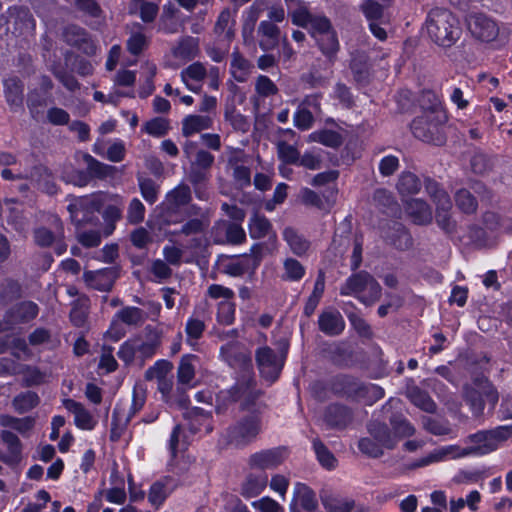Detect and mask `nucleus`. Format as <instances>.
<instances>
[{"label": "nucleus", "instance_id": "nucleus-1", "mask_svg": "<svg viewBox=\"0 0 512 512\" xmlns=\"http://www.w3.org/2000/svg\"><path fill=\"white\" fill-rule=\"evenodd\" d=\"M426 29L430 39L444 48L454 45L462 34L458 19L443 8H435L429 12Z\"/></svg>", "mask_w": 512, "mask_h": 512}, {"label": "nucleus", "instance_id": "nucleus-2", "mask_svg": "<svg viewBox=\"0 0 512 512\" xmlns=\"http://www.w3.org/2000/svg\"><path fill=\"white\" fill-rule=\"evenodd\" d=\"M330 390L336 396L364 400L368 404H372L384 396L382 387L366 384L348 374H339L333 377L330 381Z\"/></svg>", "mask_w": 512, "mask_h": 512}, {"label": "nucleus", "instance_id": "nucleus-3", "mask_svg": "<svg viewBox=\"0 0 512 512\" xmlns=\"http://www.w3.org/2000/svg\"><path fill=\"white\" fill-rule=\"evenodd\" d=\"M264 391L256 388L254 373L240 374L235 385L227 391L230 402H240V411L258 412L262 414L267 409V404L260 401Z\"/></svg>", "mask_w": 512, "mask_h": 512}, {"label": "nucleus", "instance_id": "nucleus-4", "mask_svg": "<svg viewBox=\"0 0 512 512\" xmlns=\"http://www.w3.org/2000/svg\"><path fill=\"white\" fill-rule=\"evenodd\" d=\"M463 398L470 406L473 415L480 417L484 413L485 403L489 405V411L495 409L499 400V393L492 382L483 374L473 377L472 385L463 386Z\"/></svg>", "mask_w": 512, "mask_h": 512}, {"label": "nucleus", "instance_id": "nucleus-5", "mask_svg": "<svg viewBox=\"0 0 512 512\" xmlns=\"http://www.w3.org/2000/svg\"><path fill=\"white\" fill-rule=\"evenodd\" d=\"M341 295H355L366 306L379 301L382 288L378 281L367 271L353 273L340 288Z\"/></svg>", "mask_w": 512, "mask_h": 512}, {"label": "nucleus", "instance_id": "nucleus-6", "mask_svg": "<svg viewBox=\"0 0 512 512\" xmlns=\"http://www.w3.org/2000/svg\"><path fill=\"white\" fill-rule=\"evenodd\" d=\"M447 120L443 111L432 109L416 117L410 125L413 135L427 143H436L439 139V129Z\"/></svg>", "mask_w": 512, "mask_h": 512}, {"label": "nucleus", "instance_id": "nucleus-7", "mask_svg": "<svg viewBox=\"0 0 512 512\" xmlns=\"http://www.w3.org/2000/svg\"><path fill=\"white\" fill-rule=\"evenodd\" d=\"M261 414L249 412L227 430L229 442L236 446H245L256 439L261 431Z\"/></svg>", "mask_w": 512, "mask_h": 512}, {"label": "nucleus", "instance_id": "nucleus-8", "mask_svg": "<svg viewBox=\"0 0 512 512\" xmlns=\"http://www.w3.org/2000/svg\"><path fill=\"white\" fill-rule=\"evenodd\" d=\"M104 205V199L101 194H93L90 197H80L75 199L74 203L69 204L68 211L71 220L77 227L94 223V212H99Z\"/></svg>", "mask_w": 512, "mask_h": 512}, {"label": "nucleus", "instance_id": "nucleus-9", "mask_svg": "<svg viewBox=\"0 0 512 512\" xmlns=\"http://www.w3.org/2000/svg\"><path fill=\"white\" fill-rule=\"evenodd\" d=\"M7 30L14 35L28 34L35 29V19L26 6H13L6 12Z\"/></svg>", "mask_w": 512, "mask_h": 512}, {"label": "nucleus", "instance_id": "nucleus-10", "mask_svg": "<svg viewBox=\"0 0 512 512\" xmlns=\"http://www.w3.org/2000/svg\"><path fill=\"white\" fill-rule=\"evenodd\" d=\"M381 238L397 250L405 251L412 247L413 239L406 227L398 221H388L381 227Z\"/></svg>", "mask_w": 512, "mask_h": 512}, {"label": "nucleus", "instance_id": "nucleus-11", "mask_svg": "<svg viewBox=\"0 0 512 512\" xmlns=\"http://www.w3.org/2000/svg\"><path fill=\"white\" fill-rule=\"evenodd\" d=\"M255 359L261 376L267 381L274 382L282 369V363L275 351L268 346L260 347L256 350Z\"/></svg>", "mask_w": 512, "mask_h": 512}, {"label": "nucleus", "instance_id": "nucleus-12", "mask_svg": "<svg viewBox=\"0 0 512 512\" xmlns=\"http://www.w3.org/2000/svg\"><path fill=\"white\" fill-rule=\"evenodd\" d=\"M467 25L472 36L482 42L495 40L499 33L496 22L481 13L470 15L467 19Z\"/></svg>", "mask_w": 512, "mask_h": 512}, {"label": "nucleus", "instance_id": "nucleus-13", "mask_svg": "<svg viewBox=\"0 0 512 512\" xmlns=\"http://www.w3.org/2000/svg\"><path fill=\"white\" fill-rule=\"evenodd\" d=\"M39 307L33 301H22L8 309L4 314L5 323L10 330L16 325L26 324L37 317Z\"/></svg>", "mask_w": 512, "mask_h": 512}, {"label": "nucleus", "instance_id": "nucleus-14", "mask_svg": "<svg viewBox=\"0 0 512 512\" xmlns=\"http://www.w3.org/2000/svg\"><path fill=\"white\" fill-rule=\"evenodd\" d=\"M120 275L118 266L108 267L97 271H85L83 279L86 284L99 291H111L116 279Z\"/></svg>", "mask_w": 512, "mask_h": 512}, {"label": "nucleus", "instance_id": "nucleus-15", "mask_svg": "<svg viewBox=\"0 0 512 512\" xmlns=\"http://www.w3.org/2000/svg\"><path fill=\"white\" fill-rule=\"evenodd\" d=\"M354 414L350 407L340 404H329L324 411L325 424L335 430H344L353 421Z\"/></svg>", "mask_w": 512, "mask_h": 512}, {"label": "nucleus", "instance_id": "nucleus-16", "mask_svg": "<svg viewBox=\"0 0 512 512\" xmlns=\"http://www.w3.org/2000/svg\"><path fill=\"white\" fill-rule=\"evenodd\" d=\"M505 429L501 426L491 430L478 431L475 434L468 436V440L471 443L477 444L476 448H481V455L494 451L497 448L499 442L505 441L504 435Z\"/></svg>", "mask_w": 512, "mask_h": 512}, {"label": "nucleus", "instance_id": "nucleus-17", "mask_svg": "<svg viewBox=\"0 0 512 512\" xmlns=\"http://www.w3.org/2000/svg\"><path fill=\"white\" fill-rule=\"evenodd\" d=\"M317 508L315 492L306 484L297 483L290 507L291 512H315Z\"/></svg>", "mask_w": 512, "mask_h": 512}, {"label": "nucleus", "instance_id": "nucleus-18", "mask_svg": "<svg viewBox=\"0 0 512 512\" xmlns=\"http://www.w3.org/2000/svg\"><path fill=\"white\" fill-rule=\"evenodd\" d=\"M285 448H273L252 454L249 458V465L252 468L261 470L272 469L284 461Z\"/></svg>", "mask_w": 512, "mask_h": 512}, {"label": "nucleus", "instance_id": "nucleus-19", "mask_svg": "<svg viewBox=\"0 0 512 512\" xmlns=\"http://www.w3.org/2000/svg\"><path fill=\"white\" fill-rule=\"evenodd\" d=\"M318 327L328 336H338L345 329V321L338 310L326 309L319 315Z\"/></svg>", "mask_w": 512, "mask_h": 512}, {"label": "nucleus", "instance_id": "nucleus-20", "mask_svg": "<svg viewBox=\"0 0 512 512\" xmlns=\"http://www.w3.org/2000/svg\"><path fill=\"white\" fill-rule=\"evenodd\" d=\"M24 84L18 77H11L4 81L5 98L10 109L17 112L23 109Z\"/></svg>", "mask_w": 512, "mask_h": 512}, {"label": "nucleus", "instance_id": "nucleus-21", "mask_svg": "<svg viewBox=\"0 0 512 512\" xmlns=\"http://www.w3.org/2000/svg\"><path fill=\"white\" fill-rule=\"evenodd\" d=\"M367 430L371 437L386 449H394L397 444L391 429L384 422L371 420L367 423Z\"/></svg>", "mask_w": 512, "mask_h": 512}, {"label": "nucleus", "instance_id": "nucleus-22", "mask_svg": "<svg viewBox=\"0 0 512 512\" xmlns=\"http://www.w3.org/2000/svg\"><path fill=\"white\" fill-rule=\"evenodd\" d=\"M55 232L47 227L41 226L33 230L34 242L41 248L51 247L57 238H64V227L60 218H54Z\"/></svg>", "mask_w": 512, "mask_h": 512}, {"label": "nucleus", "instance_id": "nucleus-23", "mask_svg": "<svg viewBox=\"0 0 512 512\" xmlns=\"http://www.w3.org/2000/svg\"><path fill=\"white\" fill-rule=\"evenodd\" d=\"M406 397L419 409L427 413H435L437 405L430 397L427 391L421 389L416 385H407L405 391Z\"/></svg>", "mask_w": 512, "mask_h": 512}, {"label": "nucleus", "instance_id": "nucleus-24", "mask_svg": "<svg viewBox=\"0 0 512 512\" xmlns=\"http://www.w3.org/2000/svg\"><path fill=\"white\" fill-rule=\"evenodd\" d=\"M319 497L327 512H350L355 507L354 500L342 499L329 489H322Z\"/></svg>", "mask_w": 512, "mask_h": 512}, {"label": "nucleus", "instance_id": "nucleus-25", "mask_svg": "<svg viewBox=\"0 0 512 512\" xmlns=\"http://www.w3.org/2000/svg\"><path fill=\"white\" fill-rule=\"evenodd\" d=\"M64 407L75 415V424L80 429L91 430L95 421L91 413L85 407L73 399H64Z\"/></svg>", "mask_w": 512, "mask_h": 512}, {"label": "nucleus", "instance_id": "nucleus-26", "mask_svg": "<svg viewBox=\"0 0 512 512\" xmlns=\"http://www.w3.org/2000/svg\"><path fill=\"white\" fill-rule=\"evenodd\" d=\"M30 177L37 183L38 189L49 194L55 195L58 191L50 170L44 165H36L30 171Z\"/></svg>", "mask_w": 512, "mask_h": 512}, {"label": "nucleus", "instance_id": "nucleus-27", "mask_svg": "<svg viewBox=\"0 0 512 512\" xmlns=\"http://www.w3.org/2000/svg\"><path fill=\"white\" fill-rule=\"evenodd\" d=\"M222 354L226 362L234 369H238L241 374L253 373L252 358L249 353L239 350H227L222 348Z\"/></svg>", "mask_w": 512, "mask_h": 512}, {"label": "nucleus", "instance_id": "nucleus-28", "mask_svg": "<svg viewBox=\"0 0 512 512\" xmlns=\"http://www.w3.org/2000/svg\"><path fill=\"white\" fill-rule=\"evenodd\" d=\"M451 200L442 199V204L436 206L435 220L437 225L448 235L456 233L457 222L452 218L450 210Z\"/></svg>", "mask_w": 512, "mask_h": 512}, {"label": "nucleus", "instance_id": "nucleus-29", "mask_svg": "<svg viewBox=\"0 0 512 512\" xmlns=\"http://www.w3.org/2000/svg\"><path fill=\"white\" fill-rule=\"evenodd\" d=\"M1 439L7 445L9 452L6 457L2 458V461L6 464L18 463L22 454V443L19 437L9 430H3Z\"/></svg>", "mask_w": 512, "mask_h": 512}, {"label": "nucleus", "instance_id": "nucleus-30", "mask_svg": "<svg viewBox=\"0 0 512 512\" xmlns=\"http://www.w3.org/2000/svg\"><path fill=\"white\" fill-rule=\"evenodd\" d=\"M322 54L333 63L339 51V41L336 31L333 29L315 39Z\"/></svg>", "mask_w": 512, "mask_h": 512}, {"label": "nucleus", "instance_id": "nucleus-31", "mask_svg": "<svg viewBox=\"0 0 512 512\" xmlns=\"http://www.w3.org/2000/svg\"><path fill=\"white\" fill-rule=\"evenodd\" d=\"M389 423L392 427L391 432L395 440H397V438L411 437L415 433L414 426L402 413H392L389 417Z\"/></svg>", "mask_w": 512, "mask_h": 512}, {"label": "nucleus", "instance_id": "nucleus-32", "mask_svg": "<svg viewBox=\"0 0 512 512\" xmlns=\"http://www.w3.org/2000/svg\"><path fill=\"white\" fill-rule=\"evenodd\" d=\"M407 211L417 224H427L432 220L430 206L422 199H411L408 201Z\"/></svg>", "mask_w": 512, "mask_h": 512}, {"label": "nucleus", "instance_id": "nucleus-33", "mask_svg": "<svg viewBox=\"0 0 512 512\" xmlns=\"http://www.w3.org/2000/svg\"><path fill=\"white\" fill-rule=\"evenodd\" d=\"M283 237L295 255H304L310 247V242L293 227H286Z\"/></svg>", "mask_w": 512, "mask_h": 512}, {"label": "nucleus", "instance_id": "nucleus-34", "mask_svg": "<svg viewBox=\"0 0 512 512\" xmlns=\"http://www.w3.org/2000/svg\"><path fill=\"white\" fill-rule=\"evenodd\" d=\"M249 234L253 239H261L272 232L271 222L264 216L254 211L249 221Z\"/></svg>", "mask_w": 512, "mask_h": 512}, {"label": "nucleus", "instance_id": "nucleus-35", "mask_svg": "<svg viewBox=\"0 0 512 512\" xmlns=\"http://www.w3.org/2000/svg\"><path fill=\"white\" fill-rule=\"evenodd\" d=\"M231 21V11L226 8L218 16V19L214 26V33L218 37H223L228 43H230L235 37V29L233 28L235 21L232 20V25H229Z\"/></svg>", "mask_w": 512, "mask_h": 512}, {"label": "nucleus", "instance_id": "nucleus-36", "mask_svg": "<svg viewBox=\"0 0 512 512\" xmlns=\"http://www.w3.org/2000/svg\"><path fill=\"white\" fill-rule=\"evenodd\" d=\"M456 207L467 215L475 214L478 209V201L469 189L461 188L454 195Z\"/></svg>", "mask_w": 512, "mask_h": 512}, {"label": "nucleus", "instance_id": "nucleus-37", "mask_svg": "<svg viewBox=\"0 0 512 512\" xmlns=\"http://www.w3.org/2000/svg\"><path fill=\"white\" fill-rule=\"evenodd\" d=\"M168 208L177 210L178 208L187 205L191 197V189L186 184H180L167 194Z\"/></svg>", "mask_w": 512, "mask_h": 512}, {"label": "nucleus", "instance_id": "nucleus-38", "mask_svg": "<svg viewBox=\"0 0 512 512\" xmlns=\"http://www.w3.org/2000/svg\"><path fill=\"white\" fill-rule=\"evenodd\" d=\"M212 120L208 116L189 115L184 118L182 123V134L189 137L194 133L211 127Z\"/></svg>", "mask_w": 512, "mask_h": 512}, {"label": "nucleus", "instance_id": "nucleus-39", "mask_svg": "<svg viewBox=\"0 0 512 512\" xmlns=\"http://www.w3.org/2000/svg\"><path fill=\"white\" fill-rule=\"evenodd\" d=\"M258 32L267 37V40L260 41V47L264 51L273 49L278 44L280 29L271 21H262L259 25Z\"/></svg>", "mask_w": 512, "mask_h": 512}, {"label": "nucleus", "instance_id": "nucleus-40", "mask_svg": "<svg viewBox=\"0 0 512 512\" xmlns=\"http://www.w3.org/2000/svg\"><path fill=\"white\" fill-rule=\"evenodd\" d=\"M198 360V356L193 354L182 356L177 372L178 382L180 384H189L193 380L195 376L194 362H198Z\"/></svg>", "mask_w": 512, "mask_h": 512}, {"label": "nucleus", "instance_id": "nucleus-41", "mask_svg": "<svg viewBox=\"0 0 512 512\" xmlns=\"http://www.w3.org/2000/svg\"><path fill=\"white\" fill-rule=\"evenodd\" d=\"M84 159L88 165V170L91 174V177L105 179L108 177H113L117 171L115 166L104 164L93 158L91 155H85Z\"/></svg>", "mask_w": 512, "mask_h": 512}, {"label": "nucleus", "instance_id": "nucleus-42", "mask_svg": "<svg viewBox=\"0 0 512 512\" xmlns=\"http://www.w3.org/2000/svg\"><path fill=\"white\" fill-rule=\"evenodd\" d=\"M40 403V398L36 392L26 391L20 393L13 399V406L15 410L20 413H26L35 408Z\"/></svg>", "mask_w": 512, "mask_h": 512}, {"label": "nucleus", "instance_id": "nucleus-43", "mask_svg": "<svg viewBox=\"0 0 512 512\" xmlns=\"http://www.w3.org/2000/svg\"><path fill=\"white\" fill-rule=\"evenodd\" d=\"M350 69L353 74L355 82L361 86L369 83L370 69L364 57L359 56L351 60Z\"/></svg>", "mask_w": 512, "mask_h": 512}, {"label": "nucleus", "instance_id": "nucleus-44", "mask_svg": "<svg viewBox=\"0 0 512 512\" xmlns=\"http://www.w3.org/2000/svg\"><path fill=\"white\" fill-rule=\"evenodd\" d=\"M397 189L401 195L416 194L421 189V182L414 173L404 172L398 180Z\"/></svg>", "mask_w": 512, "mask_h": 512}, {"label": "nucleus", "instance_id": "nucleus-45", "mask_svg": "<svg viewBox=\"0 0 512 512\" xmlns=\"http://www.w3.org/2000/svg\"><path fill=\"white\" fill-rule=\"evenodd\" d=\"M423 428L436 436L448 435L451 433L452 429L450 427V423L448 420L433 418L430 416L422 417Z\"/></svg>", "mask_w": 512, "mask_h": 512}, {"label": "nucleus", "instance_id": "nucleus-46", "mask_svg": "<svg viewBox=\"0 0 512 512\" xmlns=\"http://www.w3.org/2000/svg\"><path fill=\"white\" fill-rule=\"evenodd\" d=\"M22 297L20 283L13 279H6L0 287V301L8 304Z\"/></svg>", "mask_w": 512, "mask_h": 512}, {"label": "nucleus", "instance_id": "nucleus-47", "mask_svg": "<svg viewBox=\"0 0 512 512\" xmlns=\"http://www.w3.org/2000/svg\"><path fill=\"white\" fill-rule=\"evenodd\" d=\"M266 483V477H257L253 474H249L246 481L242 484L241 494L246 498L256 497L265 488Z\"/></svg>", "mask_w": 512, "mask_h": 512}, {"label": "nucleus", "instance_id": "nucleus-48", "mask_svg": "<svg viewBox=\"0 0 512 512\" xmlns=\"http://www.w3.org/2000/svg\"><path fill=\"white\" fill-rule=\"evenodd\" d=\"M310 139L332 148H337L343 143L342 135L334 130H321L313 132L310 135Z\"/></svg>", "mask_w": 512, "mask_h": 512}, {"label": "nucleus", "instance_id": "nucleus-49", "mask_svg": "<svg viewBox=\"0 0 512 512\" xmlns=\"http://www.w3.org/2000/svg\"><path fill=\"white\" fill-rule=\"evenodd\" d=\"M118 319L131 326L141 325L147 318V314L138 307H125L117 313Z\"/></svg>", "mask_w": 512, "mask_h": 512}, {"label": "nucleus", "instance_id": "nucleus-50", "mask_svg": "<svg viewBox=\"0 0 512 512\" xmlns=\"http://www.w3.org/2000/svg\"><path fill=\"white\" fill-rule=\"evenodd\" d=\"M188 181L193 185L194 192L200 199L203 198V186L208 181L209 172L197 168V166L190 165L187 175Z\"/></svg>", "mask_w": 512, "mask_h": 512}, {"label": "nucleus", "instance_id": "nucleus-51", "mask_svg": "<svg viewBox=\"0 0 512 512\" xmlns=\"http://www.w3.org/2000/svg\"><path fill=\"white\" fill-rule=\"evenodd\" d=\"M231 67L240 71V74L232 72L235 80L238 82H244L253 65L239 52L238 49H235L232 53Z\"/></svg>", "mask_w": 512, "mask_h": 512}, {"label": "nucleus", "instance_id": "nucleus-52", "mask_svg": "<svg viewBox=\"0 0 512 512\" xmlns=\"http://www.w3.org/2000/svg\"><path fill=\"white\" fill-rule=\"evenodd\" d=\"M198 52V41L193 37H186L181 40L178 46L174 49L173 53L176 57L193 59Z\"/></svg>", "mask_w": 512, "mask_h": 512}, {"label": "nucleus", "instance_id": "nucleus-53", "mask_svg": "<svg viewBox=\"0 0 512 512\" xmlns=\"http://www.w3.org/2000/svg\"><path fill=\"white\" fill-rule=\"evenodd\" d=\"M313 447L320 464L326 469H334L337 460L326 445L320 439H315L313 441Z\"/></svg>", "mask_w": 512, "mask_h": 512}, {"label": "nucleus", "instance_id": "nucleus-54", "mask_svg": "<svg viewBox=\"0 0 512 512\" xmlns=\"http://www.w3.org/2000/svg\"><path fill=\"white\" fill-rule=\"evenodd\" d=\"M89 33L83 27L75 24L68 25L63 31L64 41L73 47H78Z\"/></svg>", "mask_w": 512, "mask_h": 512}, {"label": "nucleus", "instance_id": "nucleus-55", "mask_svg": "<svg viewBox=\"0 0 512 512\" xmlns=\"http://www.w3.org/2000/svg\"><path fill=\"white\" fill-rule=\"evenodd\" d=\"M137 180L143 198L150 204L155 203L158 198L159 190L155 181L151 178H145L142 175H138Z\"/></svg>", "mask_w": 512, "mask_h": 512}, {"label": "nucleus", "instance_id": "nucleus-56", "mask_svg": "<svg viewBox=\"0 0 512 512\" xmlns=\"http://www.w3.org/2000/svg\"><path fill=\"white\" fill-rule=\"evenodd\" d=\"M277 151H278L279 159L283 163L290 164V165L298 164V161L300 158V153L297 150V148L294 147L293 145H290L285 141H279L277 143Z\"/></svg>", "mask_w": 512, "mask_h": 512}, {"label": "nucleus", "instance_id": "nucleus-57", "mask_svg": "<svg viewBox=\"0 0 512 512\" xmlns=\"http://www.w3.org/2000/svg\"><path fill=\"white\" fill-rule=\"evenodd\" d=\"M130 420L131 416H127L122 422L120 409L118 407L114 409L110 431V440L112 442H117L121 438Z\"/></svg>", "mask_w": 512, "mask_h": 512}, {"label": "nucleus", "instance_id": "nucleus-58", "mask_svg": "<svg viewBox=\"0 0 512 512\" xmlns=\"http://www.w3.org/2000/svg\"><path fill=\"white\" fill-rule=\"evenodd\" d=\"M284 270L282 278L289 281H299L305 274L304 266L294 258H287L284 261Z\"/></svg>", "mask_w": 512, "mask_h": 512}, {"label": "nucleus", "instance_id": "nucleus-59", "mask_svg": "<svg viewBox=\"0 0 512 512\" xmlns=\"http://www.w3.org/2000/svg\"><path fill=\"white\" fill-rule=\"evenodd\" d=\"M360 10L371 22L381 20L384 16V7L375 0H365L360 5Z\"/></svg>", "mask_w": 512, "mask_h": 512}, {"label": "nucleus", "instance_id": "nucleus-60", "mask_svg": "<svg viewBox=\"0 0 512 512\" xmlns=\"http://www.w3.org/2000/svg\"><path fill=\"white\" fill-rule=\"evenodd\" d=\"M226 242L237 245L246 240V233L238 223L224 222Z\"/></svg>", "mask_w": 512, "mask_h": 512}, {"label": "nucleus", "instance_id": "nucleus-61", "mask_svg": "<svg viewBox=\"0 0 512 512\" xmlns=\"http://www.w3.org/2000/svg\"><path fill=\"white\" fill-rule=\"evenodd\" d=\"M173 369V364L167 360H159L152 367L146 370L145 379L151 381L153 379L167 378V374Z\"/></svg>", "mask_w": 512, "mask_h": 512}, {"label": "nucleus", "instance_id": "nucleus-62", "mask_svg": "<svg viewBox=\"0 0 512 512\" xmlns=\"http://www.w3.org/2000/svg\"><path fill=\"white\" fill-rule=\"evenodd\" d=\"M66 2L73 3L75 7L89 15L92 18H99L103 14V10L96 0H65Z\"/></svg>", "mask_w": 512, "mask_h": 512}, {"label": "nucleus", "instance_id": "nucleus-63", "mask_svg": "<svg viewBox=\"0 0 512 512\" xmlns=\"http://www.w3.org/2000/svg\"><path fill=\"white\" fill-rule=\"evenodd\" d=\"M143 130L152 136H165L169 130V121L162 117L153 118L145 123Z\"/></svg>", "mask_w": 512, "mask_h": 512}, {"label": "nucleus", "instance_id": "nucleus-64", "mask_svg": "<svg viewBox=\"0 0 512 512\" xmlns=\"http://www.w3.org/2000/svg\"><path fill=\"white\" fill-rule=\"evenodd\" d=\"M102 216L106 222L104 234L106 236H109L115 230V223L121 218L122 211L116 205H108L103 211Z\"/></svg>", "mask_w": 512, "mask_h": 512}]
</instances>
